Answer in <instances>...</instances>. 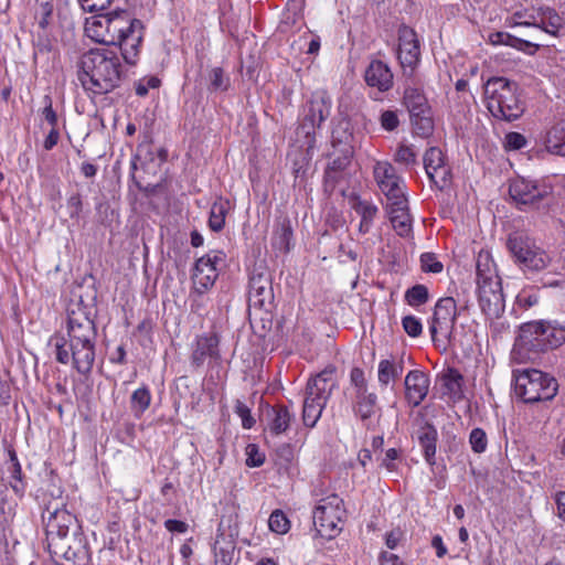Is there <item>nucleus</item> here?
I'll return each instance as SVG.
<instances>
[{"label":"nucleus","instance_id":"obj_50","mask_svg":"<svg viewBox=\"0 0 565 565\" xmlns=\"http://www.w3.org/2000/svg\"><path fill=\"white\" fill-rule=\"evenodd\" d=\"M505 23L511 28H523L525 25H530L532 24L531 12H527L526 10L515 11L507 19Z\"/></svg>","mask_w":565,"mask_h":565},{"label":"nucleus","instance_id":"obj_18","mask_svg":"<svg viewBox=\"0 0 565 565\" xmlns=\"http://www.w3.org/2000/svg\"><path fill=\"white\" fill-rule=\"evenodd\" d=\"M479 306L490 319L499 318L504 312V298L501 281L477 286Z\"/></svg>","mask_w":565,"mask_h":565},{"label":"nucleus","instance_id":"obj_20","mask_svg":"<svg viewBox=\"0 0 565 565\" xmlns=\"http://www.w3.org/2000/svg\"><path fill=\"white\" fill-rule=\"evenodd\" d=\"M386 210L395 232L399 236H408L412 232L413 221L408 212L406 196L388 202Z\"/></svg>","mask_w":565,"mask_h":565},{"label":"nucleus","instance_id":"obj_55","mask_svg":"<svg viewBox=\"0 0 565 565\" xmlns=\"http://www.w3.org/2000/svg\"><path fill=\"white\" fill-rule=\"evenodd\" d=\"M525 145V137L519 132H509L505 136V147L510 150L522 149Z\"/></svg>","mask_w":565,"mask_h":565},{"label":"nucleus","instance_id":"obj_39","mask_svg":"<svg viewBox=\"0 0 565 565\" xmlns=\"http://www.w3.org/2000/svg\"><path fill=\"white\" fill-rule=\"evenodd\" d=\"M292 238V228L289 221H284L275 230L273 235V247L281 253L290 250V242Z\"/></svg>","mask_w":565,"mask_h":565},{"label":"nucleus","instance_id":"obj_49","mask_svg":"<svg viewBox=\"0 0 565 565\" xmlns=\"http://www.w3.org/2000/svg\"><path fill=\"white\" fill-rule=\"evenodd\" d=\"M416 152L411 146L401 145L395 153L394 160L402 164H414L416 162Z\"/></svg>","mask_w":565,"mask_h":565},{"label":"nucleus","instance_id":"obj_46","mask_svg":"<svg viewBox=\"0 0 565 565\" xmlns=\"http://www.w3.org/2000/svg\"><path fill=\"white\" fill-rule=\"evenodd\" d=\"M524 28L527 31L521 33V35H522L521 38L527 40L531 43H536L537 44V51L540 50L541 46L552 45L550 42H547V40L542 34V31L535 24L525 25Z\"/></svg>","mask_w":565,"mask_h":565},{"label":"nucleus","instance_id":"obj_5","mask_svg":"<svg viewBox=\"0 0 565 565\" xmlns=\"http://www.w3.org/2000/svg\"><path fill=\"white\" fill-rule=\"evenodd\" d=\"M516 90V84L505 77H491L486 82L487 108L494 118L513 121L522 116L524 105Z\"/></svg>","mask_w":565,"mask_h":565},{"label":"nucleus","instance_id":"obj_3","mask_svg":"<svg viewBox=\"0 0 565 565\" xmlns=\"http://www.w3.org/2000/svg\"><path fill=\"white\" fill-rule=\"evenodd\" d=\"M82 87L94 95L113 92L122 79V66L116 51L96 47L83 53L77 62Z\"/></svg>","mask_w":565,"mask_h":565},{"label":"nucleus","instance_id":"obj_53","mask_svg":"<svg viewBox=\"0 0 565 565\" xmlns=\"http://www.w3.org/2000/svg\"><path fill=\"white\" fill-rule=\"evenodd\" d=\"M246 455H247L246 465L248 467H259L265 461L264 454H262L258 450L257 446L254 444L247 446Z\"/></svg>","mask_w":565,"mask_h":565},{"label":"nucleus","instance_id":"obj_27","mask_svg":"<svg viewBox=\"0 0 565 565\" xmlns=\"http://www.w3.org/2000/svg\"><path fill=\"white\" fill-rule=\"evenodd\" d=\"M268 429L274 435H281L288 430L294 415L287 406L276 405L267 412Z\"/></svg>","mask_w":565,"mask_h":565},{"label":"nucleus","instance_id":"obj_25","mask_svg":"<svg viewBox=\"0 0 565 565\" xmlns=\"http://www.w3.org/2000/svg\"><path fill=\"white\" fill-rule=\"evenodd\" d=\"M218 338L216 334H205L196 339L194 350L191 355L192 364L196 367L201 366L206 358L218 356Z\"/></svg>","mask_w":565,"mask_h":565},{"label":"nucleus","instance_id":"obj_23","mask_svg":"<svg viewBox=\"0 0 565 565\" xmlns=\"http://www.w3.org/2000/svg\"><path fill=\"white\" fill-rule=\"evenodd\" d=\"M335 386L334 369L326 367L323 371L318 373L315 377L309 380L306 392L310 395L321 397L323 401H328L332 390Z\"/></svg>","mask_w":565,"mask_h":565},{"label":"nucleus","instance_id":"obj_7","mask_svg":"<svg viewBox=\"0 0 565 565\" xmlns=\"http://www.w3.org/2000/svg\"><path fill=\"white\" fill-rule=\"evenodd\" d=\"M507 247L523 273H539L551 264L550 255L525 233H511Z\"/></svg>","mask_w":565,"mask_h":565},{"label":"nucleus","instance_id":"obj_31","mask_svg":"<svg viewBox=\"0 0 565 565\" xmlns=\"http://www.w3.org/2000/svg\"><path fill=\"white\" fill-rule=\"evenodd\" d=\"M544 146L550 153L565 157V120L557 122L546 132Z\"/></svg>","mask_w":565,"mask_h":565},{"label":"nucleus","instance_id":"obj_48","mask_svg":"<svg viewBox=\"0 0 565 565\" xmlns=\"http://www.w3.org/2000/svg\"><path fill=\"white\" fill-rule=\"evenodd\" d=\"M402 326L404 331L412 338H417L423 332V324L420 320L415 316H405L402 319Z\"/></svg>","mask_w":565,"mask_h":565},{"label":"nucleus","instance_id":"obj_24","mask_svg":"<svg viewBox=\"0 0 565 565\" xmlns=\"http://www.w3.org/2000/svg\"><path fill=\"white\" fill-rule=\"evenodd\" d=\"M224 518H222L217 535L214 542L213 551L215 557V565H231L233 561L235 544L232 539V533L225 534L223 531Z\"/></svg>","mask_w":565,"mask_h":565},{"label":"nucleus","instance_id":"obj_35","mask_svg":"<svg viewBox=\"0 0 565 565\" xmlns=\"http://www.w3.org/2000/svg\"><path fill=\"white\" fill-rule=\"evenodd\" d=\"M379 411L377 396L374 393L362 391L356 394L355 412L363 422L371 419Z\"/></svg>","mask_w":565,"mask_h":565},{"label":"nucleus","instance_id":"obj_13","mask_svg":"<svg viewBox=\"0 0 565 565\" xmlns=\"http://www.w3.org/2000/svg\"><path fill=\"white\" fill-rule=\"evenodd\" d=\"M331 100L326 92H316L312 94L306 110L305 118L299 126L298 134H303L310 146L313 141L315 129L330 116Z\"/></svg>","mask_w":565,"mask_h":565},{"label":"nucleus","instance_id":"obj_63","mask_svg":"<svg viewBox=\"0 0 565 565\" xmlns=\"http://www.w3.org/2000/svg\"><path fill=\"white\" fill-rule=\"evenodd\" d=\"M402 533L398 530H393L385 535V544L390 550L396 548L401 541Z\"/></svg>","mask_w":565,"mask_h":565},{"label":"nucleus","instance_id":"obj_29","mask_svg":"<svg viewBox=\"0 0 565 565\" xmlns=\"http://www.w3.org/2000/svg\"><path fill=\"white\" fill-rule=\"evenodd\" d=\"M403 102L412 117H419L429 108L426 96L423 90L416 86H406Z\"/></svg>","mask_w":565,"mask_h":565},{"label":"nucleus","instance_id":"obj_21","mask_svg":"<svg viewBox=\"0 0 565 565\" xmlns=\"http://www.w3.org/2000/svg\"><path fill=\"white\" fill-rule=\"evenodd\" d=\"M429 388L428 375L419 370L409 371L405 377V397L408 404L418 406L427 396Z\"/></svg>","mask_w":565,"mask_h":565},{"label":"nucleus","instance_id":"obj_9","mask_svg":"<svg viewBox=\"0 0 565 565\" xmlns=\"http://www.w3.org/2000/svg\"><path fill=\"white\" fill-rule=\"evenodd\" d=\"M344 518L343 500L335 493L320 499L312 514L316 531L321 537L328 540L335 537L341 532Z\"/></svg>","mask_w":565,"mask_h":565},{"label":"nucleus","instance_id":"obj_1","mask_svg":"<svg viewBox=\"0 0 565 565\" xmlns=\"http://www.w3.org/2000/svg\"><path fill=\"white\" fill-rule=\"evenodd\" d=\"M66 330L67 338L55 343L56 360L62 364L72 363L79 374L87 375L95 362L97 331L83 300L68 305Z\"/></svg>","mask_w":565,"mask_h":565},{"label":"nucleus","instance_id":"obj_60","mask_svg":"<svg viewBox=\"0 0 565 565\" xmlns=\"http://www.w3.org/2000/svg\"><path fill=\"white\" fill-rule=\"evenodd\" d=\"M398 457V451L395 448H390L385 452V458L383 459L382 465L388 470L394 471L395 470V463L394 461Z\"/></svg>","mask_w":565,"mask_h":565},{"label":"nucleus","instance_id":"obj_15","mask_svg":"<svg viewBox=\"0 0 565 565\" xmlns=\"http://www.w3.org/2000/svg\"><path fill=\"white\" fill-rule=\"evenodd\" d=\"M425 172L433 186L443 191L451 184V168L439 148L431 147L424 154Z\"/></svg>","mask_w":565,"mask_h":565},{"label":"nucleus","instance_id":"obj_58","mask_svg":"<svg viewBox=\"0 0 565 565\" xmlns=\"http://www.w3.org/2000/svg\"><path fill=\"white\" fill-rule=\"evenodd\" d=\"M164 526L169 532L185 533L188 524L180 520L169 519L164 522Z\"/></svg>","mask_w":565,"mask_h":565},{"label":"nucleus","instance_id":"obj_40","mask_svg":"<svg viewBox=\"0 0 565 565\" xmlns=\"http://www.w3.org/2000/svg\"><path fill=\"white\" fill-rule=\"evenodd\" d=\"M151 402V394L148 387L142 386L137 388L130 397V407L135 416H141L149 407Z\"/></svg>","mask_w":565,"mask_h":565},{"label":"nucleus","instance_id":"obj_61","mask_svg":"<svg viewBox=\"0 0 565 565\" xmlns=\"http://www.w3.org/2000/svg\"><path fill=\"white\" fill-rule=\"evenodd\" d=\"M379 561L381 565H403V562L396 554L388 553L386 551L380 554Z\"/></svg>","mask_w":565,"mask_h":565},{"label":"nucleus","instance_id":"obj_30","mask_svg":"<svg viewBox=\"0 0 565 565\" xmlns=\"http://www.w3.org/2000/svg\"><path fill=\"white\" fill-rule=\"evenodd\" d=\"M417 438L423 448L424 457L429 465L435 463L437 430L429 424L422 425L417 430Z\"/></svg>","mask_w":565,"mask_h":565},{"label":"nucleus","instance_id":"obj_64","mask_svg":"<svg viewBox=\"0 0 565 565\" xmlns=\"http://www.w3.org/2000/svg\"><path fill=\"white\" fill-rule=\"evenodd\" d=\"M343 135H340V127L333 130L332 132V142L335 143H349L350 139H352V134L348 131V128H344L342 131Z\"/></svg>","mask_w":565,"mask_h":565},{"label":"nucleus","instance_id":"obj_10","mask_svg":"<svg viewBox=\"0 0 565 565\" xmlns=\"http://www.w3.org/2000/svg\"><path fill=\"white\" fill-rule=\"evenodd\" d=\"M565 341V331L543 321L524 323L520 328L518 345L530 351H546Z\"/></svg>","mask_w":565,"mask_h":565},{"label":"nucleus","instance_id":"obj_22","mask_svg":"<svg viewBox=\"0 0 565 565\" xmlns=\"http://www.w3.org/2000/svg\"><path fill=\"white\" fill-rule=\"evenodd\" d=\"M364 78L369 86L375 87L380 92H387L393 87V73L388 65L380 60L370 63Z\"/></svg>","mask_w":565,"mask_h":565},{"label":"nucleus","instance_id":"obj_41","mask_svg":"<svg viewBox=\"0 0 565 565\" xmlns=\"http://www.w3.org/2000/svg\"><path fill=\"white\" fill-rule=\"evenodd\" d=\"M429 299L428 288L424 285H415L405 292V301L412 307H419Z\"/></svg>","mask_w":565,"mask_h":565},{"label":"nucleus","instance_id":"obj_17","mask_svg":"<svg viewBox=\"0 0 565 565\" xmlns=\"http://www.w3.org/2000/svg\"><path fill=\"white\" fill-rule=\"evenodd\" d=\"M531 23L535 24L548 41L559 38L565 30V22L561 14L551 7H540L531 12Z\"/></svg>","mask_w":565,"mask_h":565},{"label":"nucleus","instance_id":"obj_62","mask_svg":"<svg viewBox=\"0 0 565 565\" xmlns=\"http://www.w3.org/2000/svg\"><path fill=\"white\" fill-rule=\"evenodd\" d=\"M60 140V132L57 130V128H51L50 132L47 134L44 142H43V147L45 150H51L53 149L57 142Z\"/></svg>","mask_w":565,"mask_h":565},{"label":"nucleus","instance_id":"obj_36","mask_svg":"<svg viewBox=\"0 0 565 565\" xmlns=\"http://www.w3.org/2000/svg\"><path fill=\"white\" fill-rule=\"evenodd\" d=\"M403 361H395L394 359H384L379 363L377 377L381 385H388L390 382L395 381L403 373Z\"/></svg>","mask_w":565,"mask_h":565},{"label":"nucleus","instance_id":"obj_56","mask_svg":"<svg viewBox=\"0 0 565 565\" xmlns=\"http://www.w3.org/2000/svg\"><path fill=\"white\" fill-rule=\"evenodd\" d=\"M45 106L42 110V117L44 120L51 126V128H56L57 126V115L52 107V100L49 96H45Z\"/></svg>","mask_w":565,"mask_h":565},{"label":"nucleus","instance_id":"obj_51","mask_svg":"<svg viewBox=\"0 0 565 565\" xmlns=\"http://www.w3.org/2000/svg\"><path fill=\"white\" fill-rule=\"evenodd\" d=\"M235 413L241 417L243 427L249 429L254 426L255 419L250 414V409L241 401H236Z\"/></svg>","mask_w":565,"mask_h":565},{"label":"nucleus","instance_id":"obj_52","mask_svg":"<svg viewBox=\"0 0 565 565\" xmlns=\"http://www.w3.org/2000/svg\"><path fill=\"white\" fill-rule=\"evenodd\" d=\"M380 122L383 129L387 131L395 130L399 125V119L394 110H385L381 114Z\"/></svg>","mask_w":565,"mask_h":565},{"label":"nucleus","instance_id":"obj_38","mask_svg":"<svg viewBox=\"0 0 565 565\" xmlns=\"http://www.w3.org/2000/svg\"><path fill=\"white\" fill-rule=\"evenodd\" d=\"M230 202L227 200L218 199L212 204L209 217V226L213 232H220L223 230Z\"/></svg>","mask_w":565,"mask_h":565},{"label":"nucleus","instance_id":"obj_44","mask_svg":"<svg viewBox=\"0 0 565 565\" xmlns=\"http://www.w3.org/2000/svg\"><path fill=\"white\" fill-rule=\"evenodd\" d=\"M210 89L225 92L230 87V77L225 76L221 67H214L210 72Z\"/></svg>","mask_w":565,"mask_h":565},{"label":"nucleus","instance_id":"obj_19","mask_svg":"<svg viewBox=\"0 0 565 565\" xmlns=\"http://www.w3.org/2000/svg\"><path fill=\"white\" fill-rule=\"evenodd\" d=\"M509 193L516 203L532 205L548 193V188L521 178L510 183Z\"/></svg>","mask_w":565,"mask_h":565},{"label":"nucleus","instance_id":"obj_43","mask_svg":"<svg viewBox=\"0 0 565 565\" xmlns=\"http://www.w3.org/2000/svg\"><path fill=\"white\" fill-rule=\"evenodd\" d=\"M10 472V487L18 495L22 497L25 491L24 476L20 463H14L8 467Z\"/></svg>","mask_w":565,"mask_h":565},{"label":"nucleus","instance_id":"obj_45","mask_svg":"<svg viewBox=\"0 0 565 565\" xmlns=\"http://www.w3.org/2000/svg\"><path fill=\"white\" fill-rule=\"evenodd\" d=\"M420 266L425 273L439 274L444 269L443 263L438 260L436 254L434 253L422 254Z\"/></svg>","mask_w":565,"mask_h":565},{"label":"nucleus","instance_id":"obj_11","mask_svg":"<svg viewBox=\"0 0 565 565\" xmlns=\"http://www.w3.org/2000/svg\"><path fill=\"white\" fill-rule=\"evenodd\" d=\"M274 289L270 270L263 265L252 270L248 285L249 308L270 312L274 308Z\"/></svg>","mask_w":565,"mask_h":565},{"label":"nucleus","instance_id":"obj_32","mask_svg":"<svg viewBox=\"0 0 565 565\" xmlns=\"http://www.w3.org/2000/svg\"><path fill=\"white\" fill-rule=\"evenodd\" d=\"M326 404L327 402L321 399V397L310 395L306 392L302 408V420L307 427L311 428L316 426L317 422L321 417Z\"/></svg>","mask_w":565,"mask_h":565},{"label":"nucleus","instance_id":"obj_34","mask_svg":"<svg viewBox=\"0 0 565 565\" xmlns=\"http://www.w3.org/2000/svg\"><path fill=\"white\" fill-rule=\"evenodd\" d=\"M352 151L350 149H345L344 156L334 158L327 167L324 171V182L327 186L331 189L334 188L338 182L340 174L342 171L347 169V167L351 162Z\"/></svg>","mask_w":565,"mask_h":565},{"label":"nucleus","instance_id":"obj_6","mask_svg":"<svg viewBox=\"0 0 565 565\" xmlns=\"http://www.w3.org/2000/svg\"><path fill=\"white\" fill-rule=\"evenodd\" d=\"M515 395L525 403L550 401L557 393V382L550 374L535 369L513 371Z\"/></svg>","mask_w":565,"mask_h":565},{"label":"nucleus","instance_id":"obj_16","mask_svg":"<svg viewBox=\"0 0 565 565\" xmlns=\"http://www.w3.org/2000/svg\"><path fill=\"white\" fill-rule=\"evenodd\" d=\"M398 60L401 65L405 73L407 72V68H409V72L412 73L420 57L418 36L414 29L407 25H402L398 29Z\"/></svg>","mask_w":565,"mask_h":565},{"label":"nucleus","instance_id":"obj_33","mask_svg":"<svg viewBox=\"0 0 565 565\" xmlns=\"http://www.w3.org/2000/svg\"><path fill=\"white\" fill-rule=\"evenodd\" d=\"M443 386L445 390V394L449 395L452 399H461L463 397V376L461 373L454 369L449 367L441 376Z\"/></svg>","mask_w":565,"mask_h":565},{"label":"nucleus","instance_id":"obj_8","mask_svg":"<svg viewBox=\"0 0 565 565\" xmlns=\"http://www.w3.org/2000/svg\"><path fill=\"white\" fill-rule=\"evenodd\" d=\"M457 303L454 298H440L434 308L429 319V333L437 348L446 350L448 347L456 345L458 340L454 332L457 320Z\"/></svg>","mask_w":565,"mask_h":565},{"label":"nucleus","instance_id":"obj_28","mask_svg":"<svg viewBox=\"0 0 565 565\" xmlns=\"http://www.w3.org/2000/svg\"><path fill=\"white\" fill-rule=\"evenodd\" d=\"M477 286L501 281L495 264L489 252H480L476 263Z\"/></svg>","mask_w":565,"mask_h":565},{"label":"nucleus","instance_id":"obj_14","mask_svg":"<svg viewBox=\"0 0 565 565\" xmlns=\"http://www.w3.org/2000/svg\"><path fill=\"white\" fill-rule=\"evenodd\" d=\"M373 175L379 189L387 201L401 200L405 195L406 184L396 169L388 161H375Z\"/></svg>","mask_w":565,"mask_h":565},{"label":"nucleus","instance_id":"obj_54","mask_svg":"<svg viewBox=\"0 0 565 565\" xmlns=\"http://www.w3.org/2000/svg\"><path fill=\"white\" fill-rule=\"evenodd\" d=\"M113 0H78L82 9L87 12H98L108 8Z\"/></svg>","mask_w":565,"mask_h":565},{"label":"nucleus","instance_id":"obj_2","mask_svg":"<svg viewBox=\"0 0 565 565\" xmlns=\"http://www.w3.org/2000/svg\"><path fill=\"white\" fill-rule=\"evenodd\" d=\"M85 32L88 38L105 45H118L127 64L135 65L143 39V24L132 19L126 10L97 14L87 19Z\"/></svg>","mask_w":565,"mask_h":565},{"label":"nucleus","instance_id":"obj_47","mask_svg":"<svg viewBox=\"0 0 565 565\" xmlns=\"http://www.w3.org/2000/svg\"><path fill=\"white\" fill-rule=\"evenodd\" d=\"M469 443L475 452H483L487 449L488 445L486 433L481 428L472 429L469 436Z\"/></svg>","mask_w":565,"mask_h":565},{"label":"nucleus","instance_id":"obj_4","mask_svg":"<svg viewBox=\"0 0 565 565\" xmlns=\"http://www.w3.org/2000/svg\"><path fill=\"white\" fill-rule=\"evenodd\" d=\"M45 523L46 543L50 554L53 557L63 558L73 564H79L85 553L72 546L76 539L70 535V530L75 525L76 518L64 507H53L50 503L43 512Z\"/></svg>","mask_w":565,"mask_h":565},{"label":"nucleus","instance_id":"obj_12","mask_svg":"<svg viewBox=\"0 0 565 565\" xmlns=\"http://www.w3.org/2000/svg\"><path fill=\"white\" fill-rule=\"evenodd\" d=\"M224 263L225 254L222 250H212L200 257L195 262L192 274L193 292L203 295L211 289Z\"/></svg>","mask_w":565,"mask_h":565},{"label":"nucleus","instance_id":"obj_59","mask_svg":"<svg viewBox=\"0 0 565 565\" xmlns=\"http://www.w3.org/2000/svg\"><path fill=\"white\" fill-rule=\"evenodd\" d=\"M53 6L49 1L43 2L40 4V8L38 9V14H41L42 18L39 21V24L41 28H45L47 24V18L52 14Z\"/></svg>","mask_w":565,"mask_h":565},{"label":"nucleus","instance_id":"obj_42","mask_svg":"<svg viewBox=\"0 0 565 565\" xmlns=\"http://www.w3.org/2000/svg\"><path fill=\"white\" fill-rule=\"evenodd\" d=\"M269 529L277 534H285L290 529V522L281 510L271 512L268 520Z\"/></svg>","mask_w":565,"mask_h":565},{"label":"nucleus","instance_id":"obj_37","mask_svg":"<svg viewBox=\"0 0 565 565\" xmlns=\"http://www.w3.org/2000/svg\"><path fill=\"white\" fill-rule=\"evenodd\" d=\"M354 211L361 216L359 230L361 233H367L372 226L373 220L376 216L377 207L364 200H356L353 204Z\"/></svg>","mask_w":565,"mask_h":565},{"label":"nucleus","instance_id":"obj_26","mask_svg":"<svg viewBox=\"0 0 565 565\" xmlns=\"http://www.w3.org/2000/svg\"><path fill=\"white\" fill-rule=\"evenodd\" d=\"M489 42L492 45H505L529 54H535L537 52L536 43H531L521 36L513 35L508 32L500 31L491 33L489 35Z\"/></svg>","mask_w":565,"mask_h":565},{"label":"nucleus","instance_id":"obj_57","mask_svg":"<svg viewBox=\"0 0 565 565\" xmlns=\"http://www.w3.org/2000/svg\"><path fill=\"white\" fill-rule=\"evenodd\" d=\"M351 381L356 387V394L367 391L364 373L361 369L355 367L351 371Z\"/></svg>","mask_w":565,"mask_h":565}]
</instances>
